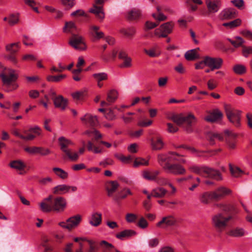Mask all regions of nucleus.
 Returning <instances> with one entry per match:
<instances>
[{"label": "nucleus", "mask_w": 252, "mask_h": 252, "mask_svg": "<svg viewBox=\"0 0 252 252\" xmlns=\"http://www.w3.org/2000/svg\"><path fill=\"white\" fill-rule=\"evenodd\" d=\"M118 92L115 90H110L107 94V101L109 103H113L117 99Z\"/></svg>", "instance_id": "obj_44"}, {"label": "nucleus", "mask_w": 252, "mask_h": 252, "mask_svg": "<svg viewBox=\"0 0 252 252\" xmlns=\"http://www.w3.org/2000/svg\"><path fill=\"white\" fill-rule=\"evenodd\" d=\"M231 219V216L224 217L221 214H218L213 217V224L217 229L221 231L226 226L227 222Z\"/></svg>", "instance_id": "obj_6"}, {"label": "nucleus", "mask_w": 252, "mask_h": 252, "mask_svg": "<svg viewBox=\"0 0 252 252\" xmlns=\"http://www.w3.org/2000/svg\"><path fill=\"white\" fill-rule=\"evenodd\" d=\"M236 10L233 8H225L219 14L220 18L222 20L233 19L236 17Z\"/></svg>", "instance_id": "obj_18"}, {"label": "nucleus", "mask_w": 252, "mask_h": 252, "mask_svg": "<svg viewBox=\"0 0 252 252\" xmlns=\"http://www.w3.org/2000/svg\"><path fill=\"white\" fill-rule=\"evenodd\" d=\"M231 190L224 187H220L212 191V196L215 200H219L224 196L229 194Z\"/></svg>", "instance_id": "obj_21"}, {"label": "nucleus", "mask_w": 252, "mask_h": 252, "mask_svg": "<svg viewBox=\"0 0 252 252\" xmlns=\"http://www.w3.org/2000/svg\"><path fill=\"white\" fill-rule=\"evenodd\" d=\"M87 149L88 151L93 152L95 154L102 153V150L99 149V148L94 146L93 143L90 141L88 142Z\"/></svg>", "instance_id": "obj_53"}, {"label": "nucleus", "mask_w": 252, "mask_h": 252, "mask_svg": "<svg viewBox=\"0 0 252 252\" xmlns=\"http://www.w3.org/2000/svg\"><path fill=\"white\" fill-rule=\"evenodd\" d=\"M234 71L238 74H242L246 72V69L244 65L237 64L233 67Z\"/></svg>", "instance_id": "obj_55"}, {"label": "nucleus", "mask_w": 252, "mask_h": 252, "mask_svg": "<svg viewBox=\"0 0 252 252\" xmlns=\"http://www.w3.org/2000/svg\"><path fill=\"white\" fill-rule=\"evenodd\" d=\"M120 32L126 37L132 38L135 34L136 30L133 27H128L121 29Z\"/></svg>", "instance_id": "obj_36"}, {"label": "nucleus", "mask_w": 252, "mask_h": 252, "mask_svg": "<svg viewBox=\"0 0 252 252\" xmlns=\"http://www.w3.org/2000/svg\"><path fill=\"white\" fill-rule=\"evenodd\" d=\"M157 183L160 186L168 185L170 183L168 178L164 177H160L156 180Z\"/></svg>", "instance_id": "obj_58"}, {"label": "nucleus", "mask_w": 252, "mask_h": 252, "mask_svg": "<svg viewBox=\"0 0 252 252\" xmlns=\"http://www.w3.org/2000/svg\"><path fill=\"white\" fill-rule=\"evenodd\" d=\"M99 27L97 26H91L89 28V33L95 39H99L104 36V33L99 31Z\"/></svg>", "instance_id": "obj_25"}, {"label": "nucleus", "mask_w": 252, "mask_h": 252, "mask_svg": "<svg viewBox=\"0 0 252 252\" xmlns=\"http://www.w3.org/2000/svg\"><path fill=\"white\" fill-rule=\"evenodd\" d=\"M137 225L141 228L144 229L148 227V223L144 218L142 217L137 222Z\"/></svg>", "instance_id": "obj_64"}, {"label": "nucleus", "mask_w": 252, "mask_h": 252, "mask_svg": "<svg viewBox=\"0 0 252 252\" xmlns=\"http://www.w3.org/2000/svg\"><path fill=\"white\" fill-rule=\"evenodd\" d=\"M93 76L96 82H101L108 79V75L105 72L94 73Z\"/></svg>", "instance_id": "obj_48"}, {"label": "nucleus", "mask_w": 252, "mask_h": 252, "mask_svg": "<svg viewBox=\"0 0 252 252\" xmlns=\"http://www.w3.org/2000/svg\"><path fill=\"white\" fill-rule=\"evenodd\" d=\"M206 4L209 13H215L221 7V0H206Z\"/></svg>", "instance_id": "obj_17"}, {"label": "nucleus", "mask_w": 252, "mask_h": 252, "mask_svg": "<svg viewBox=\"0 0 252 252\" xmlns=\"http://www.w3.org/2000/svg\"><path fill=\"white\" fill-rule=\"evenodd\" d=\"M159 173L160 172L158 170H155L152 172L145 171L142 173V176L145 179L153 181L156 179L157 180V177Z\"/></svg>", "instance_id": "obj_35"}, {"label": "nucleus", "mask_w": 252, "mask_h": 252, "mask_svg": "<svg viewBox=\"0 0 252 252\" xmlns=\"http://www.w3.org/2000/svg\"><path fill=\"white\" fill-rule=\"evenodd\" d=\"M53 171L57 176L62 179H66L68 177V173L61 168L54 167L53 168Z\"/></svg>", "instance_id": "obj_43"}, {"label": "nucleus", "mask_w": 252, "mask_h": 252, "mask_svg": "<svg viewBox=\"0 0 252 252\" xmlns=\"http://www.w3.org/2000/svg\"><path fill=\"white\" fill-rule=\"evenodd\" d=\"M81 220V216L77 215L68 219L66 222H60L59 225L63 228L70 230L77 227L80 223Z\"/></svg>", "instance_id": "obj_9"}, {"label": "nucleus", "mask_w": 252, "mask_h": 252, "mask_svg": "<svg viewBox=\"0 0 252 252\" xmlns=\"http://www.w3.org/2000/svg\"><path fill=\"white\" fill-rule=\"evenodd\" d=\"M89 245V250L88 252H97L99 249V244L94 241L87 240Z\"/></svg>", "instance_id": "obj_47"}, {"label": "nucleus", "mask_w": 252, "mask_h": 252, "mask_svg": "<svg viewBox=\"0 0 252 252\" xmlns=\"http://www.w3.org/2000/svg\"><path fill=\"white\" fill-rule=\"evenodd\" d=\"M177 220L172 215H168L163 217L161 220L158 222L156 226L158 227H163L164 225L166 227L172 226L176 225Z\"/></svg>", "instance_id": "obj_13"}, {"label": "nucleus", "mask_w": 252, "mask_h": 252, "mask_svg": "<svg viewBox=\"0 0 252 252\" xmlns=\"http://www.w3.org/2000/svg\"><path fill=\"white\" fill-rule=\"evenodd\" d=\"M205 62L207 63V66L210 67L211 71L220 68L223 63L222 59L212 58L208 56L205 57Z\"/></svg>", "instance_id": "obj_11"}, {"label": "nucleus", "mask_w": 252, "mask_h": 252, "mask_svg": "<svg viewBox=\"0 0 252 252\" xmlns=\"http://www.w3.org/2000/svg\"><path fill=\"white\" fill-rule=\"evenodd\" d=\"M119 187L118 182L116 181H112L108 183L107 186V195L109 197L113 196L114 193Z\"/></svg>", "instance_id": "obj_28"}, {"label": "nucleus", "mask_w": 252, "mask_h": 252, "mask_svg": "<svg viewBox=\"0 0 252 252\" xmlns=\"http://www.w3.org/2000/svg\"><path fill=\"white\" fill-rule=\"evenodd\" d=\"M208 138L210 141V144L213 145L215 144V141L216 139L219 141H222L223 137L222 134L216 132H211L208 134Z\"/></svg>", "instance_id": "obj_39"}, {"label": "nucleus", "mask_w": 252, "mask_h": 252, "mask_svg": "<svg viewBox=\"0 0 252 252\" xmlns=\"http://www.w3.org/2000/svg\"><path fill=\"white\" fill-rule=\"evenodd\" d=\"M137 219V216L133 213H128L126 216V220L128 223L134 222Z\"/></svg>", "instance_id": "obj_63"}, {"label": "nucleus", "mask_w": 252, "mask_h": 252, "mask_svg": "<svg viewBox=\"0 0 252 252\" xmlns=\"http://www.w3.org/2000/svg\"><path fill=\"white\" fill-rule=\"evenodd\" d=\"M81 120L84 124L91 126H95L98 123L97 117L89 113L81 117Z\"/></svg>", "instance_id": "obj_20"}, {"label": "nucleus", "mask_w": 252, "mask_h": 252, "mask_svg": "<svg viewBox=\"0 0 252 252\" xmlns=\"http://www.w3.org/2000/svg\"><path fill=\"white\" fill-rule=\"evenodd\" d=\"M199 48L188 51L185 54V59L188 61H193L199 58L198 53Z\"/></svg>", "instance_id": "obj_31"}, {"label": "nucleus", "mask_w": 252, "mask_h": 252, "mask_svg": "<svg viewBox=\"0 0 252 252\" xmlns=\"http://www.w3.org/2000/svg\"><path fill=\"white\" fill-rule=\"evenodd\" d=\"M132 193L129 189L125 188L121 190L117 195L114 197V200L118 201L120 199H123L126 198L127 195H132Z\"/></svg>", "instance_id": "obj_37"}, {"label": "nucleus", "mask_w": 252, "mask_h": 252, "mask_svg": "<svg viewBox=\"0 0 252 252\" xmlns=\"http://www.w3.org/2000/svg\"><path fill=\"white\" fill-rule=\"evenodd\" d=\"M180 154L174 152L166 154H161L158 156V162L163 169L167 173L175 175H184L186 173V169L180 163H171L173 159H177V157Z\"/></svg>", "instance_id": "obj_1"}, {"label": "nucleus", "mask_w": 252, "mask_h": 252, "mask_svg": "<svg viewBox=\"0 0 252 252\" xmlns=\"http://www.w3.org/2000/svg\"><path fill=\"white\" fill-rule=\"evenodd\" d=\"M225 138L228 146L231 149H233L235 147V144L233 142L237 137V134L232 131L226 129L224 131Z\"/></svg>", "instance_id": "obj_22"}, {"label": "nucleus", "mask_w": 252, "mask_h": 252, "mask_svg": "<svg viewBox=\"0 0 252 252\" xmlns=\"http://www.w3.org/2000/svg\"><path fill=\"white\" fill-rule=\"evenodd\" d=\"M0 68L2 69L0 73V77L3 85L6 87L5 91L9 92L16 90L19 87L18 84L15 83L18 78V74L16 71L10 68L5 67L0 62Z\"/></svg>", "instance_id": "obj_2"}, {"label": "nucleus", "mask_w": 252, "mask_h": 252, "mask_svg": "<svg viewBox=\"0 0 252 252\" xmlns=\"http://www.w3.org/2000/svg\"><path fill=\"white\" fill-rule=\"evenodd\" d=\"M242 54L246 58L248 57L250 55H252V46H243Z\"/></svg>", "instance_id": "obj_62"}, {"label": "nucleus", "mask_w": 252, "mask_h": 252, "mask_svg": "<svg viewBox=\"0 0 252 252\" xmlns=\"http://www.w3.org/2000/svg\"><path fill=\"white\" fill-rule=\"evenodd\" d=\"M113 160L111 158H107L101 161L99 163V165L103 167H106L108 165H112L114 164Z\"/></svg>", "instance_id": "obj_60"}, {"label": "nucleus", "mask_w": 252, "mask_h": 252, "mask_svg": "<svg viewBox=\"0 0 252 252\" xmlns=\"http://www.w3.org/2000/svg\"><path fill=\"white\" fill-rule=\"evenodd\" d=\"M29 131L32 133H33L35 137L37 136H40L41 134L42 130L40 127L37 126H35L33 127L30 128Z\"/></svg>", "instance_id": "obj_59"}, {"label": "nucleus", "mask_w": 252, "mask_h": 252, "mask_svg": "<svg viewBox=\"0 0 252 252\" xmlns=\"http://www.w3.org/2000/svg\"><path fill=\"white\" fill-rule=\"evenodd\" d=\"M212 196V192H203L200 195V201L203 204H208L211 200L214 199Z\"/></svg>", "instance_id": "obj_42"}, {"label": "nucleus", "mask_w": 252, "mask_h": 252, "mask_svg": "<svg viewBox=\"0 0 252 252\" xmlns=\"http://www.w3.org/2000/svg\"><path fill=\"white\" fill-rule=\"evenodd\" d=\"M124 61L120 65L121 68H128L131 66V59L130 57H128L123 60Z\"/></svg>", "instance_id": "obj_61"}, {"label": "nucleus", "mask_w": 252, "mask_h": 252, "mask_svg": "<svg viewBox=\"0 0 252 252\" xmlns=\"http://www.w3.org/2000/svg\"><path fill=\"white\" fill-rule=\"evenodd\" d=\"M223 117L222 112L218 109L213 110L204 118V120L209 122H215L221 120Z\"/></svg>", "instance_id": "obj_19"}, {"label": "nucleus", "mask_w": 252, "mask_h": 252, "mask_svg": "<svg viewBox=\"0 0 252 252\" xmlns=\"http://www.w3.org/2000/svg\"><path fill=\"white\" fill-rule=\"evenodd\" d=\"M53 211L57 213L63 212L66 207V201L63 197L59 196L52 198Z\"/></svg>", "instance_id": "obj_10"}, {"label": "nucleus", "mask_w": 252, "mask_h": 252, "mask_svg": "<svg viewBox=\"0 0 252 252\" xmlns=\"http://www.w3.org/2000/svg\"><path fill=\"white\" fill-rule=\"evenodd\" d=\"M207 166H198L197 165L190 166L189 167V169L192 172L195 173L197 174L202 175L204 177L205 176L206 172L207 171Z\"/></svg>", "instance_id": "obj_33"}, {"label": "nucleus", "mask_w": 252, "mask_h": 252, "mask_svg": "<svg viewBox=\"0 0 252 252\" xmlns=\"http://www.w3.org/2000/svg\"><path fill=\"white\" fill-rule=\"evenodd\" d=\"M20 48V43L16 42L8 44L5 46V50L11 54L17 53Z\"/></svg>", "instance_id": "obj_40"}, {"label": "nucleus", "mask_w": 252, "mask_h": 252, "mask_svg": "<svg viewBox=\"0 0 252 252\" xmlns=\"http://www.w3.org/2000/svg\"><path fill=\"white\" fill-rule=\"evenodd\" d=\"M69 44L77 50H85L87 48L84 38L78 34H72Z\"/></svg>", "instance_id": "obj_8"}, {"label": "nucleus", "mask_w": 252, "mask_h": 252, "mask_svg": "<svg viewBox=\"0 0 252 252\" xmlns=\"http://www.w3.org/2000/svg\"><path fill=\"white\" fill-rule=\"evenodd\" d=\"M174 27L172 22H169L162 24L155 31V34L158 37H166L171 33Z\"/></svg>", "instance_id": "obj_7"}, {"label": "nucleus", "mask_w": 252, "mask_h": 252, "mask_svg": "<svg viewBox=\"0 0 252 252\" xmlns=\"http://www.w3.org/2000/svg\"><path fill=\"white\" fill-rule=\"evenodd\" d=\"M148 163V160L144 158H137L134 160L133 166L134 167H138L139 165H147Z\"/></svg>", "instance_id": "obj_56"}, {"label": "nucleus", "mask_w": 252, "mask_h": 252, "mask_svg": "<svg viewBox=\"0 0 252 252\" xmlns=\"http://www.w3.org/2000/svg\"><path fill=\"white\" fill-rule=\"evenodd\" d=\"M53 101L55 108L64 111L68 106V100L62 95L53 98Z\"/></svg>", "instance_id": "obj_14"}, {"label": "nucleus", "mask_w": 252, "mask_h": 252, "mask_svg": "<svg viewBox=\"0 0 252 252\" xmlns=\"http://www.w3.org/2000/svg\"><path fill=\"white\" fill-rule=\"evenodd\" d=\"M66 76L64 74H61L57 76L50 75L47 77V80L49 82H59L65 78Z\"/></svg>", "instance_id": "obj_51"}, {"label": "nucleus", "mask_w": 252, "mask_h": 252, "mask_svg": "<svg viewBox=\"0 0 252 252\" xmlns=\"http://www.w3.org/2000/svg\"><path fill=\"white\" fill-rule=\"evenodd\" d=\"M144 52L151 58L158 57L161 54V51L157 45L151 47L149 49H144Z\"/></svg>", "instance_id": "obj_26"}, {"label": "nucleus", "mask_w": 252, "mask_h": 252, "mask_svg": "<svg viewBox=\"0 0 252 252\" xmlns=\"http://www.w3.org/2000/svg\"><path fill=\"white\" fill-rule=\"evenodd\" d=\"M246 234L245 229L241 227L234 228L228 232V235L234 237H240Z\"/></svg>", "instance_id": "obj_32"}, {"label": "nucleus", "mask_w": 252, "mask_h": 252, "mask_svg": "<svg viewBox=\"0 0 252 252\" xmlns=\"http://www.w3.org/2000/svg\"><path fill=\"white\" fill-rule=\"evenodd\" d=\"M141 16L140 10L135 9H132L127 13L126 17L128 20H134L139 18Z\"/></svg>", "instance_id": "obj_38"}, {"label": "nucleus", "mask_w": 252, "mask_h": 252, "mask_svg": "<svg viewBox=\"0 0 252 252\" xmlns=\"http://www.w3.org/2000/svg\"><path fill=\"white\" fill-rule=\"evenodd\" d=\"M151 145L154 150H160L164 146V142L160 137H157L151 140Z\"/></svg>", "instance_id": "obj_27"}, {"label": "nucleus", "mask_w": 252, "mask_h": 252, "mask_svg": "<svg viewBox=\"0 0 252 252\" xmlns=\"http://www.w3.org/2000/svg\"><path fill=\"white\" fill-rule=\"evenodd\" d=\"M19 21V14L18 13H12L8 17V24L13 26L18 23Z\"/></svg>", "instance_id": "obj_45"}, {"label": "nucleus", "mask_w": 252, "mask_h": 252, "mask_svg": "<svg viewBox=\"0 0 252 252\" xmlns=\"http://www.w3.org/2000/svg\"><path fill=\"white\" fill-rule=\"evenodd\" d=\"M40 147H27L25 151L30 154H37L39 153Z\"/></svg>", "instance_id": "obj_57"}, {"label": "nucleus", "mask_w": 252, "mask_h": 252, "mask_svg": "<svg viewBox=\"0 0 252 252\" xmlns=\"http://www.w3.org/2000/svg\"><path fill=\"white\" fill-rule=\"evenodd\" d=\"M178 148H183L184 149H186L190 151V152L192 153L195 154L196 156L198 157H202L203 154L205 152L204 151H197L195 148L193 147H188L186 145H181Z\"/></svg>", "instance_id": "obj_52"}, {"label": "nucleus", "mask_w": 252, "mask_h": 252, "mask_svg": "<svg viewBox=\"0 0 252 252\" xmlns=\"http://www.w3.org/2000/svg\"><path fill=\"white\" fill-rule=\"evenodd\" d=\"M230 170L232 175L234 177H239L243 174V171L239 168L229 165Z\"/></svg>", "instance_id": "obj_50"}, {"label": "nucleus", "mask_w": 252, "mask_h": 252, "mask_svg": "<svg viewBox=\"0 0 252 252\" xmlns=\"http://www.w3.org/2000/svg\"><path fill=\"white\" fill-rule=\"evenodd\" d=\"M242 21L240 19H236L232 21L224 23L222 26L225 27H229L230 29H233L239 26L241 24Z\"/></svg>", "instance_id": "obj_46"}, {"label": "nucleus", "mask_w": 252, "mask_h": 252, "mask_svg": "<svg viewBox=\"0 0 252 252\" xmlns=\"http://www.w3.org/2000/svg\"><path fill=\"white\" fill-rule=\"evenodd\" d=\"M104 0H95V3L93 7L90 9V12L94 14L98 18L101 20L104 18V13L103 11L102 7L97 6V5H101L103 3Z\"/></svg>", "instance_id": "obj_16"}, {"label": "nucleus", "mask_w": 252, "mask_h": 252, "mask_svg": "<svg viewBox=\"0 0 252 252\" xmlns=\"http://www.w3.org/2000/svg\"><path fill=\"white\" fill-rule=\"evenodd\" d=\"M52 198L53 195H50L39 203L40 209L43 212L48 213L53 211V209L52 208L53 206Z\"/></svg>", "instance_id": "obj_15"}, {"label": "nucleus", "mask_w": 252, "mask_h": 252, "mask_svg": "<svg viewBox=\"0 0 252 252\" xmlns=\"http://www.w3.org/2000/svg\"><path fill=\"white\" fill-rule=\"evenodd\" d=\"M227 40L231 43V44L235 48L244 46L243 44L245 41L240 36H236L233 39L228 38Z\"/></svg>", "instance_id": "obj_41"}, {"label": "nucleus", "mask_w": 252, "mask_h": 252, "mask_svg": "<svg viewBox=\"0 0 252 252\" xmlns=\"http://www.w3.org/2000/svg\"><path fill=\"white\" fill-rule=\"evenodd\" d=\"M102 221V214L100 213L94 212L89 218V223L92 226H97Z\"/></svg>", "instance_id": "obj_23"}, {"label": "nucleus", "mask_w": 252, "mask_h": 252, "mask_svg": "<svg viewBox=\"0 0 252 252\" xmlns=\"http://www.w3.org/2000/svg\"><path fill=\"white\" fill-rule=\"evenodd\" d=\"M169 119L178 126H181L186 123V126L184 127V129L189 133L193 132L192 126L197 121L195 116L191 113L188 114L187 116H185L183 114L173 115L169 117Z\"/></svg>", "instance_id": "obj_3"}, {"label": "nucleus", "mask_w": 252, "mask_h": 252, "mask_svg": "<svg viewBox=\"0 0 252 252\" xmlns=\"http://www.w3.org/2000/svg\"><path fill=\"white\" fill-rule=\"evenodd\" d=\"M154 197L156 198H163L167 193V190L163 187H157L152 189Z\"/></svg>", "instance_id": "obj_34"}, {"label": "nucleus", "mask_w": 252, "mask_h": 252, "mask_svg": "<svg viewBox=\"0 0 252 252\" xmlns=\"http://www.w3.org/2000/svg\"><path fill=\"white\" fill-rule=\"evenodd\" d=\"M77 188L75 186H70L65 184L58 185L53 189V192L55 194H63L70 191L75 192Z\"/></svg>", "instance_id": "obj_12"}, {"label": "nucleus", "mask_w": 252, "mask_h": 252, "mask_svg": "<svg viewBox=\"0 0 252 252\" xmlns=\"http://www.w3.org/2000/svg\"><path fill=\"white\" fill-rule=\"evenodd\" d=\"M99 246L101 249H103L104 252L109 251L111 250V249L114 247L111 244L108 243L107 241L105 240L101 241L99 243Z\"/></svg>", "instance_id": "obj_54"}, {"label": "nucleus", "mask_w": 252, "mask_h": 252, "mask_svg": "<svg viewBox=\"0 0 252 252\" xmlns=\"http://www.w3.org/2000/svg\"><path fill=\"white\" fill-rule=\"evenodd\" d=\"M75 29H76L75 24L72 22H69L65 23L63 30L65 32L72 33Z\"/></svg>", "instance_id": "obj_49"}, {"label": "nucleus", "mask_w": 252, "mask_h": 252, "mask_svg": "<svg viewBox=\"0 0 252 252\" xmlns=\"http://www.w3.org/2000/svg\"><path fill=\"white\" fill-rule=\"evenodd\" d=\"M136 234V232L133 230L126 229L117 233L116 235V237L118 239L123 240L124 238H127Z\"/></svg>", "instance_id": "obj_29"}, {"label": "nucleus", "mask_w": 252, "mask_h": 252, "mask_svg": "<svg viewBox=\"0 0 252 252\" xmlns=\"http://www.w3.org/2000/svg\"><path fill=\"white\" fill-rule=\"evenodd\" d=\"M9 166L17 170L22 171L26 167V164L21 160H14L11 161L9 164Z\"/></svg>", "instance_id": "obj_30"}, {"label": "nucleus", "mask_w": 252, "mask_h": 252, "mask_svg": "<svg viewBox=\"0 0 252 252\" xmlns=\"http://www.w3.org/2000/svg\"><path fill=\"white\" fill-rule=\"evenodd\" d=\"M224 110L227 119L236 127L241 125V111L235 109L231 106L225 105Z\"/></svg>", "instance_id": "obj_5"}, {"label": "nucleus", "mask_w": 252, "mask_h": 252, "mask_svg": "<svg viewBox=\"0 0 252 252\" xmlns=\"http://www.w3.org/2000/svg\"><path fill=\"white\" fill-rule=\"evenodd\" d=\"M61 150L66 155L69 159L71 161H77L79 157V153L73 152L72 150L68 149L69 146L73 145V143L69 139L64 137H60L58 139Z\"/></svg>", "instance_id": "obj_4"}, {"label": "nucleus", "mask_w": 252, "mask_h": 252, "mask_svg": "<svg viewBox=\"0 0 252 252\" xmlns=\"http://www.w3.org/2000/svg\"><path fill=\"white\" fill-rule=\"evenodd\" d=\"M207 172H206L205 177L210 178L216 181L222 180L220 173L217 170L207 167Z\"/></svg>", "instance_id": "obj_24"}]
</instances>
